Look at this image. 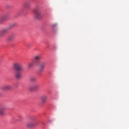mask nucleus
Returning <instances> with one entry per match:
<instances>
[{"label": "nucleus", "mask_w": 129, "mask_h": 129, "mask_svg": "<svg viewBox=\"0 0 129 129\" xmlns=\"http://www.w3.org/2000/svg\"><path fill=\"white\" fill-rule=\"evenodd\" d=\"M16 25L17 24L16 23H13V24H11L9 27L3 29L0 32V36L3 37V36H4V35H5V34H7V33H9V32H10V31H11V30H12V28H14V27H16Z\"/></svg>", "instance_id": "nucleus-1"}, {"label": "nucleus", "mask_w": 129, "mask_h": 129, "mask_svg": "<svg viewBox=\"0 0 129 129\" xmlns=\"http://www.w3.org/2000/svg\"><path fill=\"white\" fill-rule=\"evenodd\" d=\"M33 13L34 14V19H35V20H41L42 17L41 16V11H40V9L38 8L34 9Z\"/></svg>", "instance_id": "nucleus-2"}, {"label": "nucleus", "mask_w": 129, "mask_h": 129, "mask_svg": "<svg viewBox=\"0 0 129 129\" xmlns=\"http://www.w3.org/2000/svg\"><path fill=\"white\" fill-rule=\"evenodd\" d=\"M13 68L16 71H23L24 67L20 62H15L13 64Z\"/></svg>", "instance_id": "nucleus-3"}, {"label": "nucleus", "mask_w": 129, "mask_h": 129, "mask_svg": "<svg viewBox=\"0 0 129 129\" xmlns=\"http://www.w3.org/2000/svg\"><path fill=\"white\" fill-rule=\"evenodd\" d=\"M40 60H41V56L40 55H35L33 57V59L32 61L35 63L36 65H38L40 62Z\"/></svg>", "instance_id": "nucleus-4"}, {"label": "nucleus", "mask_w": 129, "mask_h": 129, "mask_svg": "<svg viewBox=\"0 0 129 129\" xmlns=\"http://www.w3.org/2000/svg\"><path fill=\"white\" fill-rule=\"evenodd\" d=\"M40 60H41V56L40 55H35L33 57V59L32 61L35 63L36 65H38L40 62Z\"/></svg>", "instance_id": "nucleus-5"}, {"label": "nucleus", "mask_w": 129, "mask_h": 129, "mask_svg": "<svg viewBox=\"0 0 129 129\" xmlns=\"http://www.w3.org/2000/svg\"><path fill=\"white\" fill-rule=\"evenodd\" d=\"M44 68H45V63H41L39 64L38 66V74H41V73H43Z\"/></svg>", "instance_id": "nucleus-6"}, {"label": "nucleus", "mask_w": 129, "mask_h": 129, "mask_svg": "<svg viewBox=\"0 0 129 129\" xmlns=\"http://www.w3.org/2000/svg\"><path fill=\"white\" fill-rule=\"evenodd\" d=\"M16 39V34H11L7 38L8 42H13Z\"/></svg>", "instance_id": "nucleus-7"}, {"label": "nucleus", "mask_w": 129, "mask_h": 129, "mask_svg": "<svg viewBox=\"0 0 129 129\" xmlns=\"http://www.w3.org/2000/svg\"><path fill=\"white\" fill-rule=\"evenodd\" d=\"M21 71H17L15 73V77L17 79H21L22 78V72Z\"/></svg>", "instance_id": "nucleus-8"}, {"label": "nucleus", "mask_w": 129, "mask_h": 129, "mask_svg": "<svg viewBox=\"0 0 129 129\" xmlns=\"http://www.w3.org/2000/svg\"><path fill=\"white\" fill-rule=\"evenodd\" d=\"M9 19V16L7 15H3L1 17V22H4V21H7Z\"/></svg>", "instance_id": "nucleus-9"}, {"label": "nucleus", "mask_w": 129, "mask_h": 129, "mask_svg": "<svg viewBox=\"0 0 129 129\" xmlns=\"http://www.w3.org/2000/svg\"><path fill=\"white\" fill-rule=\"evenodd\" d=\"M12 88V86L11 85H6L2 87L3 90H11Z\"/></svg>", "instance_id": "nucleus-10"}, {"label": "nucleus", "mask_w": 129, "mask_h": 129, "mask_svg": "<svg viewBox=\"0 0 129 129\" xmlns=\"http://www.w3.org/2000/svg\"><path fill=\"white\" fill-rule=\"evenodd\" d=\"M36 64L35 63L31 61L28 64V68H29V69H31V68H33L34 66H36Z\"/></svg>", "instance_id": "nucleus-11"}, {"label": "nucleus", "mask_w": 129, "mask_h": 129, "mask_svg": "<svg viewBox=\"0 0 129 129\" xmlns=\"http://www.w3.org/2000/svg\"><path fill=\"white\" fill-rule=\"evenodd\" d=\"M47 98H48V96L45 95L42 97L41 99V102L42 103L44 104L47 101Z\"/></svg>", "instance_id": "nucleus-12"}, {"label": "nucleus", "mask_w": 129, "mask_h": 129, "mask_svg": "<svg viewBox=\"0 0 129 129\" xmlns=\"http://www.w3.org/2000/svg\"><path fill=\"white\" fill-rule=\"evenodd\" d=\"M5 107H2L0 108V114L1 115H5Z\"/></svg>", "instance_id": "nucleus-13"}, {"label": "nucleus", "mask_w": 129, "mask_h": 129, "mask_svg": "<svg viewBox=\"0 0 129 129\" xmlns=\"http://www.w3.org/2000/svg\"><path fill=\"white\" fill-rule=\"evenodd\" d=\"M28 127H32V126H36V123L33 122H29L27 123Z\"/></svg>", "instance_id": "nucleus-14"}, {"label": "nucleus", "mask_w": 129, "mask_h": 129, "mask_svg": "<svg viewBox=\"0 0 129 129\" xmlns=\"http://www.w3.org/2000/svg\"><path fill=\"white\" fill-rule=\"evenodd\" d=\"M39 88H40V85L36 84L32 87V88H33L32 89L33 90H38V89H39Z\"/></svg>", "instance_id": "nucleus-15"}, {"label": "nucleus", "mask_w": 129, "mask_h": 129, "mask_svg": "<svg viewBox=\"0 0 129 129\" xmlns=\"http://www.w3.org/2000/svg\"><path fill=\"white\" fill-rule=\"evenodd\" d=\"M24 6L25 8H30V3L29 2H25L24 4Z\"/></svg>", "instance_id": "nucleus-16"}, {"label": "nucleus", "mask_w": 129, "mask_h": 129, "mask_svg": "<svg viewBox=\"0 0 129 129\" xmlns=\"http://www.w3.org/2000/svg\"><path fill=\"white\" fill-rule=\"evenodd\" d=\"M36 80H37V79L35 77H32L30 78V81L34 82L36 81Z\"/></svg>", "instance_id": "nucleus-17"}, {"label": "nucleus", "mask_w": 129, "mask_h": 129, "mask_svg": "<svg viewBox=\"0 0 129 129\" xmlns=\"http://www.w3.org/2000/svg\"><path fill=\"white\" fill-rule=\"evenodd\" d=\"M19 118H20L19 120H21V119H23V117H22V116H19Z\"/></svg>", "instance_id": "nucleus-18"}, {"label": "nucleus", "mask_w": 129, "mask_h": 129, "mask_svg": "<svg viewBox=\"0 0 129 129\" xmlns=\"http://www.w3.org/2000/svg\"><path fill=\"white\" fill-rule=\"evenodd\" d=\"M0 96H2V93H0Z\"/></svg>", "instance_id": "nucleus-19"}, {"label": "nucleus", "mask_w": 129, "mask_h": 129, "mask_svg": "<svg viewBox=\"0 0 129 129\" xmlns=\"http://www.w3.org/2000/svg\"><path fill=\"white\" fill-rule=\"evenodd\" d=\"M54 26H55V25H52V27H54Z\"/></svg>", "instance_id": "nucleus-20"}]
</instances>
